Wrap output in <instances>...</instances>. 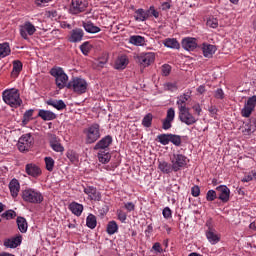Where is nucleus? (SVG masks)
Masks as SVG:
<instances>
[{"label":"nucleus","mask_w":256,"mask_h":256,"mask_svg":"<svg viewBox=\"0 0 256 256\" xmlns=\"http://www.w3.org/2000/svg\"><path fill=\"white\" fill-rule=\"evenodd\" d=\"M111 143H113V137L107 135L96 143L94 149L95 151H109Z\"/></svg>","instance_id":"nucleus-15"},{"label":"nucleus","mask_w":256,"mask_h":256,"mask_svg":"<svg viewBox=\"0 0 256 256\" xmlns=\"http://www.w3.org/2000/svg\"><path fill=\"white\" fill-rule=\"evenodd\" d=\"M84 193L85 195H88L90 201H101V192L94 186H84Z\"/></svg>","instance_id":"nucleus-16"},{"label":"nucleus","mask_w":256,"mask_h":256,"mask_svg":"<svg viewBox=\"0 0 256 256\" xmlns=\"http://www.w3.org/2000/svg\"><path fill=\"white\" fill-rule=\"evenodd\" d=\"M178 118L181 123H184L188 126L195 125V123H197V118H195V116L191 114L189 108L187 110H182L178 112Z\"/></svg>","instance_id":"nucleus-10"},{"label":"nucleus","mask_w":256,"mask_h":256,"mask_svg":"<svg viewBox=\"0 0 256 256\" xmlns=\"http://www.w3.org/2000/svg\"><path fill=\"white\" fill-rule=\"evenodd\" d=\"M31 145H33V137L31 134H24L19 138L17 147L21 153H24L31 149Z\"/></svg>","instance_id":"nucleus-8"},{"label":"nucleus","mask_w":256,"mask_h":256,"mask_svg":"<svg viewBox=\"0 0 256 256\" xmlns=\"http://www.w3.org/2000/svg\"><path fill=\"white\" fill-rule=\"evenodd\" d=\"M22 199L25 203H32L33 205H39L43 203V194L33 188H26L22 191Z\"/></svg>","instance_id":"nucleus-2"},{"label":"nucleus","mask_w":256,"mask_h":256,"mask_svg":"<svg viewBox=\"0 0 256 256\" xmlns=\"http://www.w3.org/2000/svg\"><path fill=\"white\" fill-rule=\"evenodd\" d=\"M215 199H219L218 193L215 190H208L206 193V201L212 202Z\"/></svg>","instance_id":"nucleus-46"},{"label":"nucleus","mask_w":256,"mask_h":256,"mask_svg":"<svg viewBox=\"0 0 256 256\" xmlns=\"http://www.w3.org/2000/svg\"><path fill=\"white\" fill-rule=\"evenodd\" d=\"M134 19L135 21H147L149 19V13L143 8H139L135 11Z\"/></svg>","instance_id":"nucleus-36"},{"label":"nucleus","mask_w":256,"mask_h":256,"mask_svg":"<svg viewBox=\"0 0 256 256\" xmlns=\"http://www.w3.org/2000/svg\"><path fill=\"white\" fill-rule=\"evenodd\" d=\"M86 225L89 229H95V227H97V217L93 214H89L86 218Z\"/></svg>","instance_id":"nucleus-41"},{"label":"nucleus","mask_w":256,"mask_h":256,"mask_svg":"<svg viewBox=\"0 0 256 256\" xmlns=\"http://www.w3.org/2000/svg\"><path fill=\"white\" fill-rule=\"evenodd\" d=\"M119 231V225H117V222L115 220H112L108 222L107 228H106V233L108 235H115Z\"/></svg>","instance_id":"nucleus-37"},{"label":"nucleus","mask_w":256,"mask_h":256,"mask_svg":"<svg viewBox=\"0 0 256 256\" xmlns=\"http://www.w3.org/2000/svg\"><path fill=\"white\" fill-rule=\"evenodd\" d=\"M129 43L136 47H143V45H145V37L139 35L130 36Z\"/></svg>","instance_id":"nucleus-34"},{"label":"nucleus","mask_w":256,"mask_h":256,"mask_svg":"<svg viewBox=\"0 0 256 256\" xmlns=\"http://www.w3.org/2000/svg\"><path fill=\"white\" fill-rule=\"evenodd\" d=\"M129 65V59H127L126 55L119 56L114 64V69H117L118 71H121L125 69Z\"/></svg>","instance_id":"nucleus-28"},{"label":"nucleus","mask_w":256,"mask_h":256,"mask_svg":"<svg viewBox=\"0 0 256 256\" xmlns=\"http://www.w3.org/2000/svg\"><path fill=\"white\" fill-rule=\"evenodd\" d=\"M46 17H48L49 19H58L59 18V13L57 12V10L52 9V10H48L46 11Z\"/></svg>","instance_id":"nucleus-49"},{"label":"nucleus","mask_w":256,"mask_h":256,"mask_svg":"<svg viewBox=\"0 0 256 256\" xmlns=\"http://www.w3.org/2000/svg\"><path fill=\"white\" fill-rule=\"evenodd\" d=\"M153 125V114L148 113L142 119V126L149 129Z\"/></svg>","instance_id":"nucleus-39"},{"label":"nucleus","mask_w":256,"mask_h":256,"mask_svg":"<svg viewBox=\"0 0 256 256\" xmlns=\"http://www.w3.org/2000/svg\"><path fill=\"white\" fill-rule=\"evenodd\" d=\"M205 86L201 85L197 88V92L200 93V95H203L205 93Z\"/></svg>","instance_id":"nucleus-64"},{"label":"nucleus","mask_w":256,"mask_h":256,"mask_svg":"<svg viewBox=\"0 0 256 256\" xmlns=\"http://www.w3.org/2000/svg\"><path fill=\"white\" fill-rule=\"evenodd\" d=\"M82 27L85 29L86 33H100L101 28H99L98 26H95V24L93 22H91V20H86V21H82Z\"/></svg>","instance_id":"nucleus-26"},{"label":"nucleus","mask_w":256,"mask_h":256,"mask_svg":"<svg viewBox=\"0 0 256 256\" xmlns=\"http://www.w3.org/2000/svg\"><path fill=\"white\" fill-rule=\"evenodd\" d=\"M173 121H175V109L169 108L165 119L162 120V129H164V131H169V129L173 127Z\"/></svg>","instance_id":"nucleus-14"},{"label":"nucleus","mask_w":256,"mask_h":256,"mask_svg":"<svg viewBox=\"0 0 256 256\" xmlns=\"http://www.w3.org/2000/svg\"><path fill=\"white\" fill-rule=\"evenodd\" d=\"M182 47L186 51H195V49H197V39H195V38H184L182 40Z\"/></svg>","instance_id":"nucleus-25"},{"label":"nucleus","mask_w":256,"mask_h":256,"mask_svg":"<svg viewBox=\"0 0 256 256\" xmlns=\"http://www.w3.org/2000/svg\"><path fill=\"white\" fill-rule=\"evenodd\" d=\"M152 250L155 251L156 253H163V247H161V243L159 242L153 244Z\"/></svg>","instance_id":"nucleus-58"},{"label":"nucleus","mask_w":256,"mask_h":256,"mask_svg":"<svg viewBox=\"0 0 256 256\" xmlns=\"http://www.w3.org/2000/svg\"><path fill=\"white\" fill-rule=\"evenodd\" d=\"M85 135V141L87 145H91L98 141L101 137V126L99 124L94 123L90 125L88 128L83 130Z\"/></svg>","instance_id":"nucleus-4"},{"label":"nucleus","mask_w":256,"mask_h":256,"mask_svg":"<svg viewBox=\"0 0 256 256\" xmlns=\"http://www.w3.org/2000/svg\"><path fill=\"white\" fill-rule=\"evenodd\" d=\"M38 117H41L43 121H54V119H57V114L50 110L40 109L38 111Z\"/></svg>","instance_id":"nucleus-27"},{"label":"nucleus","mask_w":256,"mask_h":256,"mask_svg":"<svg viewBox=\"0 0 256 256\" xmlns=\"http://www.w3.org/2000/svg\"><path fill=\"white\" fill-rule=\"evenodd\" d=\"M170 162L174 167L175 173H177L178 171H181L184 167H187V163H189V160L187 159V156L183 154L174 153L170 157Z\"/></svg>","instance_id":"nucleus-6"},{"label":"nucleus","mask_w":256,"mask_h":256,"mask_svg":"<svg viewBox=\"0 0 256 256\" xmlns=\"http://www.w3.org/2000/svg\"><path fill=\"white\" fill-rule=\"evenodd\" d=\"M214 97H215V99H225V92H223V89L218 88L214 92Z\"/></svg>","instance_id":"nucleus-57"},{"label":"nucleus","mask_w":256,"mask_h":256,"mask_svg":"<svg viewBox=\"0 0 256 256\" xmlns=\"http://www.w3.org/2000/svg\"><path fill=\"white\" fill-rule=\"evenodd\" d=\"M46 103L50 105V107L57 109V111H63V109H67V104H65L63 100L49 99Z\"/></svg>","instance_id":"nucleus-31"},{"label":"nucleus","mask_w":256,"mask_h":256,"mask_svg":"<svg viewBox=\"0 0 256 256\" xmlns=\"http://www.w3.org/2000/svg\"><path fill=\"white\" fill-rule=\"evenodd\" d=\"M137 59L141 67H149V65L155 62V53L153 52L141 53L140 55L137 56Z\"/></svg>","instance_id":"nucleus-12"},{"label":"nucleus","mask_w":256,"mask_h":256,"mask_svg":"<svg viewBox=\"0 0 256 256\" xmlns=\"http://www.w3.org/2000/svg\"><path fill=\"white\" fill-rule=\"evenodd\" d=\"M117 217L121 223H125V221H127V213L123 210H117Z\"/></svg>","instance_id":"nucleus-53"},{"label":"nucleus","mask_w":256,"mask_h":256,"mask_svg":"<svg viewBox=\"0 0 256 256\" xmlns=\"http://www.w3.org/2000/svg\"><path fill=\"white\" fill-rule=\"evenodd\" d=\"M191 99V93L187 92L177 97L176 105L178 107V112L186 111L189 109L187 107V101Z\"/></svg>","instance_id":"nucleus-18"},{"label":"nucleus","mask_w":256,"mask_h":256,"mask_svg":"<svg viewBox=\"0 0 256 256\" xmlns=\"http://www.w3.org/2000/svg\"><path fill=\"white\" fill-rule=\"evenodd\" d=\"M256 125L255 120L250 121V123L245 124L244 129L242 130V133L244 135H251V133H255Z\"/></svg>","instance_id":"nucleus-38"},{"label":"nucleus","mask_w":256,"mask_h":256,"mask_svg":"<svg viewBox=\"0 0 256 256\" xmlns=\"http://www.w3.org/2000/svg\"><path fill=\"white\" fill-rule=\"evenodd\" d=\"M161 72L164 77H167V75L171 73V66L169 64H164L161 68Z\"/></svg>","instance_id":"nucleus-55"},{"label":"nucleus","mask_w":256,"mask_h":256,"mask_svg":"<svg viewBox=\"0 0 256 256\" xmlns=\"http://www.w3.org/2000/svg\"><path fill=\"white\" fill-rule=\"evenodd\" d=\"M9 189L13 199H17L19 196V191L21 190V184H19V180L15 178L12 179L9 183Z\"/></svg>","instance_id":"nucleus-24"},{"label":"nucleus","mask_w":256,"mask_h":256,"mask_svg":"<svg viewBox=\"0 0 256 256\" xmlns=\"http://www.w3.org/2000/svg\"><path fill=\"white\" fill-rule=\"evenodd\" d=\"M87 87H89L87 80L79 77L72 78L67 84V89H70V91H73L77 95L87 93Z\"/></svg>","instance_id":"nucleus-3"},{"label":"nucleus","mask_w":256,"mask_h":256,"mask_svg":"<svg viewBox=\"0 0 256 256\" xmlns=\"http://www.w3.org/2000/svg\"><path fill=\"white\" fill-rule=\"evenodd\" d=\"M206 239L211 243V245H217V243L221 241V236L217 234V231L213 227L209 226L206 231Z\"/></svg>","instance_id":"nucleus-20"},{"label":"nucleus","mask_w":256,"mask_h":256,"mask_svg":"<svg viewBox=\"0 0 256 256\" xmlns=\"http://www.w3.org/2000/svg\"><path fill=\"white\" fill-rule=\"evenodd\" d=\"M23 71V63L19 60L13 61L12 75H19Z\"/></svg>","instance_id":"nucleus-42"},{"label":"nucleus","mask_w":256,"mask_h":256,"mask_svg":"<svg viewBox=\"0 0 256 256\" xmlns=\"http://www.w3.org/2000/svg\"><path fill=\"white\" fill-rule=\"evenodd\" d=\"M16 223L20 233H27L29 225L27 224V219H25V217L18 216L16 219Z\"/></svg>","instance_id":"nucleus-33"},{"label":"nucleus","mask_w":256,"mask_h":256,"mask_svg":"<svg viewBox=\"0 0 256 256\" xmlns=\"http://www.w3.org/2000/svg\"><path fill=\"white\" fill-rule=\"evenodd\" d=\"M202 51H203L204 57L211 59V57H213V55H215V53L217 51V46H215L213 44L203 43Z\"/></svg>","instance_id":"nucleus-23"},{"label":"nucleus","mask_w":256,"mask_h":256,"mask_svg":"<svg viewBox=\"0 0 256 256\" xmlns=\"http://www.w3.org/2000/svg\"><path fill=\"white\" fill-rule=\"evenodd\" d=\"M158 169L165 175H171L173 172L175 173L173 163H169L167 161H159Z\"/></svg>","instance_id":"nucleus-22"},{"label":"nucleus","mask_w":256,"mask_h":256,"mask_svg":"<svg viewBox=\"0 0 256 256\" xmlns=\"http://www.w3.org/2000/svg\"><path fill=\"white\" fill-rule=\"evenodd\" d=\"M50 147L56 153H63V151H65V148L63 147V145H61V143H59L57 141H51L50 142Z\"/></svg>","instance_id":"nucleus-44"},{"label":"nucleus","mask_w":256,"mask_h":256,"mask_svg":"<svg viewBox=\"0 0 256 256\" xmlns=\"http://www.w3.org/2000/svg\"><path fill=\"white\" fill-rule=\"evenodd\" d=\"M88 6L89 2L87 0H72L69 12L71 15H79V13H83Z\"/></svg>","instance_id":"nucleus-7"},{"label":"nucleus","mask_w":256,"mask_h":256,"mask_svg":"<svg viewBox=\"0 0 256 256\" xmlns=\"http://www.w3.org/2000/svg\"><path fill=\"white\" fill-rule=\"evenodd\" d=\"M68 209L73 213V215H76V217H81L83 213V204L72 202L69 204Z\"/></svg>","instance_id":"nucleus-29"},{"label":"nucleus","mask_w":256,"mask_h":256,"mask_svg":"<svg viewBox=\"0 0 256 256\" xmlns=\"http://www.w3.org/2000/svg\"><path fill=\"white\" fill-rule=\"evenodd\" d=\"M85 35V32L81 28H75L73 29L69 36L68 41L69 43H81L83 41V37Z\"/></svg>","instance_id":"nucleus-17"},{"label":"nucleus","mask_w":256,"mask_h":256,"mask_svg":"<svg viewBox=\"0 0 256 256\" xmlns=\"http://www.w3.org/2000/svg\"><path fill=\"white\" fill-rule=\"evenodd\" d=\"M162 11H167L169 9H171V4L169 2H164L161 5Z\"/></svg>","instance_id":"nucleus-62"},{"label":"nucleus","mask_w":256,"mask_h":256,"mask_svg":"<svg viewBox=\"0 0 256 256\" xmlns=\"http://www.w3.org/2000/svg\"><path fill=\"white\" fill-rule=\"evenodd\" d=\"M193 109H194L195 113H197V115H201V106L199 104L194 105Z\"/></svg>","instance_id":"nucleus-63"},{"label":"nucleus","mask_w":256,"mask_h":256,"mask_svg":"<svg viewBox=\"0 0 256 256\" xmlns=\"http://www.w3.org/2000/svg\"><path fill=\"white\" fill-rule=\"evenodd\" d=\"M37 28L33 23L27 21L23 25L20 26V35L22 39H29V36L35 35Z\"/></svg>","instance_id":"nucleus-11"},{"label":"nucleus","mask_w":256,"mask_h":256,"mask_svg":"<svg viewBox=\"0 0 256 256\" xmlns=\"http://www.w3.org/2000/svg\"><path fill=\"white\" fill-rule=\"evenodd\" d=\"M156 141L161 145H169L171 143V134H159Z\"/></svg>","instance_id":"nucleus-40"},{"label":"nucleus","mask_w":256,"mask_h":256,"mask_svg":"<svg viewBox=\"0 0 256 256\" xmlns=\"http://www.w3.org/2000/svg\"><path fill=\"white\" fill-rule=\"evenodd\" d=\"M2 99L4 103L10 105V107H14L15 109H17V107H21V104L23 103L19 94V90L15 88L5 90L2 93Z\"/></svg>","instance_id":"nucleus-1"},{"label":"nucleus","mask_w":256,"mask_h":256,"mask_svg":"<svg viewBox=\"0 0 256 256\" xmlns=\"http://www.w3.org/2000/svg\"><path fill=\"white\" fill-rule=\"evenodd\" d=\"M153 233V224H149L145 230L146 237H149Z\"/></svg>","instance_id":"nucleus-61"},{"label":"nucleus","mask_w":256,"mask_h":256,"mask_svg":"<svg viewBox=\"0 0 256 256\" xmlns=\"http://www.w3.org/2000/svg\"><path fill=\"white\" fill-rule=\"evenodd\" d=\"M50 75L55 78V83L58 89H65L69 83V76L65 73V70L61 67L52 68L50 70Z\"/></svg>","instance_id":"nucleus-5"},{"label":"nucleus","mask_w":256,"mask_h":256,"mask_svg":"<svg viewBox=\"0 0 256 256\" xmlns=\"http://www.w3.org/2000/svg\"><path fill=\"white\" fill-rule=\"evenodd\" d=\"M17 214L13 210H8L2 214V217H6L7 219H15Z\"/></svg>","instance_id":"nucleus-56"},{"label":"nucleus","mask_w":256,"mask_h":256,"mask_svg":"<svg viewBox=\"0 0 256 256\" xmlns=\"http://www.w3.org/2000/svg\"><path fill=\"white\" fill-rule=\"evenodd\" d=\"M97 157L98 161L104 165L111 161V153H109V150H98Z\"/></svg>","instance_id":"nucleus-30"},{"label":"nucleus","mask_w":256,"mask_h":256,"mask_svg":"<svg viewBox=\"0 0 256 256\" xmlns=\"http://www.w3.org/2000/svg\"><path fill=\"white\" fill-rule=\"evenodd\" d=\"M163 45L168 49H180L181 47V44H179V41L175 38H166L163 40Z\"/></svg>","instance_id":"nucleus-32"},{"label":"nucleus","mask_w":256,"mask_h":256,"mask_svg":"<svg viewBox=\"0 0 256 256\" xmlns=\"http://www.w3.org/2000/svg\"><path fill=\"white\" fill-rule=\"evenodd\" d=\"M44 161L47 171H53V168L55 167V160L51 157H45Z\"/></svg>","instance_id":"nucleus-47"},{"label":"nucleus","mask_w":256,"mask_h":256,"mask_svg":"<svg viewBox=\"0 0 256 256\" xmlns=\"http://www.w3.org/2000/svg\"><path fill=\"white\" fill-rule=\"evenodd\" d=\"M162 215L164 219H171L173 217V211H171V208L165 207L162 211Z\"/></svg>","instance_id":"nucleus-51"},{"label":"nucleus","mask_w":256,"mask_h":256,"mask_svg":"<svg viewBox=\"0 0 256 256\" xmlns=\"http://www.w3.org/2000/svg\"><path fill=\"white\" fill-rule=\"evenodd\" d=\"M206 24L208 27H211L212 29H217V27H219V20H217V18H209Z\"/></svg>","instance_id":"nucleus-48"},{"label":"nucleus","mask_w":256,"mask_h":256,"mask_svg":"<svg viewBox=\"0 0 256 256\" xmlns=\"http://www.w3.org/2000/svg\"><path fill=\"white\" fill-rule=\"evenodd\" d=\"M192 197H199L201 195V188L198 185H195L191 188Z\"/></svg>","instance_id":"nucleus-54"},{"label":"nucleus","mask_w":256,"mask_h":256,"mask_svg":"<svg viewBox=\"0 0 256 256\" xmlns=\"http://www.w3.org/2000/svg\"><path fill=\"white\" fill-rule=\"evenodd\" d=\"M92 49H93V46L89 42H84L83 44L80 45V51L85 56L89 55V53H91Z\"/></svg>","instance_id":"nucleus-43"},{"label":"nucleus","mask_w":256,"mask_h":256,"mask_svg":"<svg viewBox=\"0 0 256 256\" xmlns=\"http://www.w3.org/2000/svg\"><path fill=\"white\" fill-rule=\"evenodd\" d=\"M124 209L131 213L135 209V204L133 202H127L124 204Z\"/></svg>","instance_id":"nucleus-59"},{"label":"nucleus","mask_w":256,"mask_h":256,"mask_svg":"<svg viewBox=\"0 0 256 256\" xmlns=\"http://www.w3.org/2000/svg\"><path fill=\"white\" fill-rule=\"evenodd\" d=\"M146 13H148V17L149 15H152V17H155V19H159V11L155 9V6H150L149 10L146 11Z\"/></svg>","instance_id":"nucleus-52"},{"label":"nucleus","mask_w":256,"mask_h":256,"mask_svg":"<svg viewBox=\"0 0 256 256\" xmlns=\"http://www.w3.org/2000/svg\"><path fill=\"white\" fill-rule=\"evenodd\" d=\"M218 193V199L223 203H229L231 199V189L226 185H220L216 187Z\"/></svg>","instance_id":"nucleus-13"},{"label":"nucleus","mask_w":256,"mask_h":256,"mask_svg":"<svg viewBox=\"0 0 256 256\" xmlns=\"http://www.w3.org/2000/svg\"><path fill=\"white\" fill-rule=\"evenodd\" d=\"M33 109L27 110L23 115V123H29L33 117Z\"/></svg>","instance_id":"nucleus-50"},{"label":"nucleus","mask_w":256,"mask_h":256,"mask_svg":"<svg viewBox=\"0 0 256 256\" xmlns=\"http://www.w3.org/2000/svg\"><path fill=\"white\" fill-rule=\"evenodd\" d=\"M9 55H11V46H9V43H0V59H5Z\"/></svg>","instance_id":"nucleus-35"},{"label":"nucleus","mask_w":256,"mask_h":256,"mask_svg":"<svg viewBox=\"0 0 256 256\" xmlns=\"http://www.w3.org/2000/svg\"><path fill=\"white\" fill-rule=\"evenodd\" d=\"M170 143H173L176 147H181V136L177 134H170Z\"/></svg>","instance_id":"nucleus-45"},{"label":"nucleus","mask_w":256,"mask_h":256,"mask_svg":"<svg viewBox=\"0 0 256 256\" xmlns=\"http://www.w3.org/2000/svg\"><path fill=\"white\" fill-rule=\"evenodd\" d=\"M25 172L30 177H33L34 179H37V177H41V168L33 163L26 164L25 166Z\"/></svg>","instance_id":"nucleus-21"},{"label":"nucleus","mask_w":256,"mask_h":256,"mask_svg":"<svg viewBox=\"0 0 256 256\" xmlns=\"http://www.w3.org/2000/svg\"><path fill=\"white\" fill-rule=\"evenodd\" d=\"M52 0H35V4L38 7H45L47 3H51Z\"/></svg>","instance_id":"nucleus-60"},{"label":"nucleus","mask_w":256,"mask_h":256,"mask_svg":"<svg viewBox=\"0 0 256 256\" xmlns=\"http://www.w3.org/2000/svg\"><path fill=\"white\" fill-rule=\"evenodd\" d=\"M256 107V95H253L248 98L245 102L243 109L241 110L242 117H251V113L255 111Z\"/></svg>","instance_id":"nucleus-9"},{"label":"nucleus","mask_w":256,"mask_h":256,"mask_svg":"<svg viewBox=\"0 0 256 256\" xmlns=\"http://www.w3.org/2000/svg\"><path fill=\"white\" fill-rule=\"evenodd\" d=\"M23 242V236L17 235L12 238H7L4 240V247H7L8 249H17L19 245Z\"/></svg>","instance_id":"nucleus-19"}]
</instances>
